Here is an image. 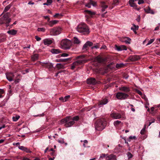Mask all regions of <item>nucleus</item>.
<instances>
[{
  "instance_id": "nucleus-9",
  "label": "nucleus",
  "mask_w": 160,
  "mask_h": 160,
  "mask_svg": "<svg viewBox=\"0 0 160 160\" xmlns=\"http://www.w3.org/2000/svg\"><path fill=\"white\" fill-rule=\"evenodd\" d=\"M100 6L101 8V10L102 12L105 11V9L107 8L108 7L106 3L104 1H102L100 2Z\"/></svg>"
},
{
  "instance_id": "nucleus-45",
  "label": "nucleus",
  "mask_w": 160,
  "mask_h": 160,
  "mask_svg": "<svg viewBox=\"0 0 160 160\" xmlns=\"http://www.w3.org/2000/svg\"><path fill=\"white\" fill-rule=\"evenodd\" d=\"M119 3V0H113V4L115 5H117Z\"/></svg>"
},
{
  "instance_id": "nucleus-58",
  "label": "nucleus",
  "mask_w": 160,
  "mask_h": 160,
  "mask_svg": "<svg viewBox=\"0 0 160 160\" xmlns=\"http://www.w3.org/2000/svg\"><path fill=\"white\" fill-rule=\"evenodd\" d=\"M99 48V46L98 45H95L93 47H92V49L94 48Z\"/></svg>"
},
{
  "instance_id": "nucleus-27",
  "label": "nucleus",
  "mask_w": 160,
  "mask_h": 160,
  "mask_svg": "<svg viewBox=\"0 0 160 160\" xmlns=\"http://www.w3.org/2000/svg\"><path fill=\"white\" fill-rule=\"evenodd\" d=\"M43 66L48 68H52L53 65L51 63H47L42 65Z\"/></svg>"
},
{
  "instance_id": "nucleus-59",
  "label": "nucleus",
  "mask_w": 160,
  "mask_h": 160,
  "mask_svg": "<svg viewBox=\"0 0 160 160\" xmlns=\"http://www.w3.org/2000/svg\"><path fill=\"white\" fill-rule=\"evenodd\" d=\"M44 115L43 113H42V114H38L37 115H35V116H36V117H42V116H43Z\"/></svg>"
},
{
  "instance_id": "nucleus-34",
  "label": "nucleus",
  "mask_w": 160,
  "mask_h": 160,
  "mask_svg": "<svg viewBox=\"0 0 160 160\" xmlns=\"http://www.w3.org/2000/svg\"><path fill=\"white\" fill-rule=\"evenodd\" d=\"M125 38L126 39L125 40L124 42L127 44H130V43L131 39L128 37H126Z\"/></svg>"
},
{
  "instance_id": "nucleus-52",
  "label": "nucleus",
  "mask_w": 160,
  "mask_h": 160,
  "mask_svg": "<svg viewBox=\"0 0 160 160\" xmlns=\"http://www.w3.org/2000/svg\"><path fill=\"white\" fill-rule=\"evenodd\" d=\"M69 55L66 53H63L61 54V56L62 57H66L68 56Z\"/></svg>"
},
{
  "instance_id": "nucleus-31",
  "label": "nucleus",
  "mask_w": 160,
  "mask_h": 160,
  "mask_svg": "<svg viewBox=\"0 0 160 160\" xmlns=\"http://www.w3.org/2000/svg\"><path fill=\"white\" fill-rule=\"evenodd\" d=\"M38 58V55L37 54H35L32 56V59L33 61L37 60Z\"/></svg>"
},
{
  "instance_id": "nucleus-35",
  "label": "nucleus",
  "mask_w": 160,
  "mask_h": 160,
  "mask_svg": "<svg viewBox=\"0 0 160 160\" xmlns=\"http://www.w3.org/2000/svg\"><path fill=\"white\" fill-rule=\"evenodd\" d=\"M124 64L123 63H117L116 64V68H119L122 67Z\"/></svg>"
},
{
  "instance_id": "nucleus-6",
  "label": "nucleus",
  "mask_w": 160,
  "mask_h": 160,
  "mask_svg": "<svg viewBox=\"0 0 160 160\" xmlns=\"http://www.w3.org/2000/svg\"><path fill=\"white\" fill-rule=\"evenodd\" d=\"M129 95L125 93L118 92L116 93V97L119 100H124L127 99Z\"/></svg>"
},
{
  "instance_id": "nucleus-53",
  "label": "nucleus",
  "mask_w": 160,
  "mask_h": 160,
  "mask_svg": "<svg viewBox=\"0 0 160 160\" xmlns=\"http://www.w3.org/2000/svg\"><path fill=\"white\" fill-rule=\"evenodd\" d=\"M85 6L86 7H87L88 8H90L91 7V3H90V1L89 3L86 4Z\"/></svg>"
},
{
  "instance_id": "nucleus-40",
  "label": "nucleus",
  "mask_w": 160,
  "mask_h": 160,
  "mask_svg": "<svg viewBox=\"0 0 160 160\" xmlns=\"http://www.w3.org/2000/svg\"><path fill=\"white\" fill-rule=\"evenodd\" d=\"M155 40L154 39H151L147 43V44L146 45V46H147L151 43H152Z\"/></svg>"
},
{
  "instance_id": "nucleus-10",
  "label": "nucleus",
  "mask_w": 160,
  "mask_h": 160,
  "mask_svg": "<svg viewBox=\"0 0 160 160\" xmlns=\"http://www.w3.org/2000/svg\"><path fill=\"white\" fill-rule=\"evenodd\" d=\"M75 122L72 120L70 117H69V121L67 122V123L65 124L64 125L66 127H70L73 125Z\"/></svg>"
},
{
  "instance_id": "nucleus-64",
  "label": "nucleus",
  "mask_w": 160,
  "mask_h": 160,
  "mask_svg": "<svg viewBox=\"0 0 160 160\" xmlns=\"http://www.w3.org/2000/svg\"><path fill=\"white\" fill-rule=\"evenodd\" d=\"M0 92L1 93H3L4 92V91L3 89H0Z\"/></svg>"
},
{
  "instance_id": "nucleus-13",
  "label": "nucleus",
  "mask_w": 160,
  "mask_h": 160,
  "mask_svg": "<svg viewBox=\"0 0 160 160\" xmlns=\"http://www.w3.org/2000/svg\"><path fill=\"white\" fill-rule=\"evenodd\" d=\"M14 76L13 74L11 72L7 73L6 74L7 78L9 81H12L13 80V78Z\"/></svg>"
},
{
  "instance_id": "nucleus-49",
  "label": "nucleus",
  "mask_w": 160,
  "mask_h": 160,
  "mask_svg": "<svg viewBox=\"0 0 160 160\" xmlns=\"http://www.w3.org/2000/svg\"><path fill=\"white\" fill-rule=\"evenodd\" d=\"M88 45H87L86 43L84 45L83 48L82 49L83 50H86L87 49V48L88 47Z\"/></svg>"
},
{
  "instance_id": "nucleus-39",
  "label": "nucleus",
  "mask_w": 160,
  "mask_h": 160,
  "mask_svg": "<svg viewBox=\"0 0 160 160\" xmlns=\"http://www.w3.org/2000/svg\"><path fill=\"white\" fill-rule=\"evenodd\" d=\"M147 12L148 13H150L153 14H154V12L152 10H151L150 8H149L147 9Z\"/></svg>"
},
{
  "instance_id": "nucleus-48",
  "label": "nucleus",
  "mask_w": 160,
  "mask_h": 160,
  "mask_svg": "<svg viewBox=\"0 0 160 160\" xmlns=\"http://www.w3.org/2000/svg\"><path fill=\"white\" fill-rule=\"evenodd\" d=\"M86 43L87 44V45H88V46H92V42L90 41H87Z\"/></svg>"
},
{
  "instance_id": "nucleus-21",
  "label": "nucleus",
  "mask_w": 160,
  "mask_h": 160,
  "mask_svg": "<svg viewBox=\"0 0 160 160\" xmlns=\"http://www.w3.org/2000/svg\"><path fill=\"white\" fill-rule=\"evenodd\" d=\"M70 96L68 95L65 96L64 98L61 97L59 98V100L62 101L63 102H66L70 98Z\"/></svg>"
},
{
  "instance_id": "nucleus-57",
  "label": "nucleus",
  "mask_w": 160,
  "mask_h": 160,
  "mask_svg": "<svg viewBox=\"0 0 160 160\" xmlns=\"http://www.w3.org/2000/svg\"><path fill=\"white\" fill-rule=\"evenodd\" d=\"M144 1L143 0H139L138 1V3L139 4H141L144 3Z\"/></svg>"
},
{
  "instance_id": "nucleus-60",
  "label": "nucleus",
  "mask_w": 160,
  "mask_h": 160,
  "mask_svg": "<svg viewBox=\"0 0 160 160\" xmlns=\"http://www.w3.org/2000/svg\"><path fill=\"white\" fill-rule=\"evenodd\" d=\"M106 48V47L105 45H102L101 47L100 48V49H105Z\"/></svg>"
},
{
  "instance_id": "nucleus-42",
  "label": "nucleus",
  "mask_w": 160,
  "mask_h": 160,
  "mask_svg": "<svg viewBox=\"0 0 160 160\" xmlns=\"http://www.w3.org/2000/svg\"><path fill=\"white\" fill-rule=\"evenodd\" d=\"M146 127V125H145L144 127V128L142 129V130L141 131L140 133L142 134H143L144 133L145 130V128Z\"/></svg>"
},
{
  "instance_id": "nucleus-11",
  "label": "nucleus",
  "mask_w": 160,
  "mask_h": 160,
  "mask_svg": "<svg viewBox=\"0 0 160 160\" xmlns=\"http://www.w3.org/2000/svg\"><path fill=\"white\" fill-rule=\"evenodd\" d=\"M87 82L88 84L95 85L97 83V82L94 78H92L87 79Z\"/></svg>"
},
{
  "instance_id": "nucleus-4",
  "label": "nucleus",
  "mask_w": 160,
  "mask_h": 160,
  "mask_svg": "<svg viewBox=\"0 0 160 160\" xmlns=\"http://www.w3.org/2000/svg\"><path fill=\"white\" fill-rule=\"evenodd\" d=\"M77 30L80 33L83 32L84 34L89 33V29L87 25L83 23L78 25L76 28Z\"/></svg>"
},
{
  "instance_id": "nucleus-51",
  "label": "nucleus",
  "mask_w": 160,
  "mask_h": 160,
  "mask_svg": "<svg viewBox=\"0 0 160 160\" xmlns=\"http://www.w3.org/2000/svg\"><path fill=\"white\" fill-rule=\"evenodd\" d=\"M83 142H84V143L83 144V146L84 147H87L86 146V144H87L88 143V141H87V140H84L83 141Z\"/></svg>"
},
{
  "instance_id": "nucleus-17",
  "label": "nucleus",
  "mask_w": 160,
  "mask_h": 160,
  "mask_svg": "<svg viewBox=\"0 0 160 160\" xmlns=\"http://www.w3.org/2000/svg\"><path fill=\"white\" fill-rule=\"evenodd\" d=\"M108 101L107 98H105L102 99L98 102V105L99 107H101V105H103L106 104L108 102Z\"/></svg>"
},
{
  "instance_id": "nucleus-37",
  "label": "nucleus",
  "mask_w": 160,
  "mask_h": 160,
  "mask_svg": "<svg viewBox=\"0 0 160 160\" xmlns=\"http://www.w3.org/2000/svg\"><path fill=\"white\" fill-rule=\"evenodd\" d=\"M11 6V5L9 4L4 9V12H6L10 8Z\"/></svg>"
},
{
  "instance_id": "nucleus-63",
  "label": "nucleus",
  "mask_w": 160,
  "mask_h": 160,
  "mask_svg": "<svg viewBox=\"0 0 160 160\" xmlns=\"http://www.w3.org/2000/svg\"><path fill=\"white\" fill-rule=\"evenodd\" d=\"M20 79H17L15 81V82L16 83H18Z\"/></svg>"
},
{
  "instance_id": "nucleus-50",
  "label": "nucleus",
  "mask_w": 160,
  "mask_h": 160,
  "mask_svg": "<svg viewBox=\"0 0 160 160\" xmlns=\"http://www.w3.org/2000/svg\"><path fill=\"white\" fill-rule=\"evenodd\" d=\"M18 148H19L20 149V150H21L22 151H24V150H25V149L26 148V147H24L23 146H19V147H18Z\"/></svg>"
},
{
  "instance_id": "nucleus-25",
  "label": "nucleus",
  "mask_w": 160,
  "mask_h": 160,
  "mask_svg": "<svg viewBox=\"0 0 160 160\" xmlns=\"http://www.w3.org/2000/svg\"><path fill=\"white\" fill-rule=\"evenodd\" d=\"M17 32V30H15L14 29H12L11 30H10L8 31L7 32V33L10 35H14L16 34Z\"/></svg>"
},
{
  "instance_id": "nucleus-43",
  "label": "nucleus",
  "mask_w": 160,
  "mask_h": 160,
  "mask_svg": "<svg viewBox=\"0 0 160 160\" xmlns=\"http://www.w3.org/2000/svg\"><path fill=\"white\" fill-rule=\"evenodd\" d=\"M90 1V3H91L93 6H95L96 5V2L93 1L92 0H89Z\"/></svg>"
},
{
  "instance_id": "nucleus-33",
  "label": "nucleus",
  "mask_w": 160,
  "mask_h": 160,
  "mask_svg": "<svg viewBox=\"0 0 160 160\" xmlns=\"http://www.w3.org/2000/svg\"><path fill=\"white\" fill-rule=\"evenodd\" d=\"M20 118V116L19 115H16L12 117V120L13 121H17Z\"/></svg>"
},
{
  "instance_id": "nucleus-24",
  "label": "nucleus",
  "mask_w": 160,
  "mask_h": 160,
  "mask_svg": "<svg viewBox=\"0 0 160 160\" xmlns=\"http://www.w3.org/2000/svg\"><path fill=\"white\" fill-rule=\"evenodd\" d=\"M51 52L54 54H57L61 52V50L59 49H53L51 50Z\"/></svg>"
},
{
  "instance_id": "nucleus-23",
  "label": "nucleus",
  "mask_w": 160,
  "mask_h": 160,
  "mask_svg": "<svg viewBox=\"0 0 160 160\" xmlns=\"http://www.w3.org/2000/svg\"><path fill=\"white\" fill-rule=\"evenodd\" d=\"M58 21L57 20H53L49 22L47 24L51 27H52L54 25L58 23Z\"/></svg>"
},
{
  "instance_id": "nucleus-1",
  "label": "nucleus",
  "mask_w": 160,
  "mask_h": 160,
  "mask_svg": "<svg viewBox=\"0 0 160 160\" xmlns=\"http://www.w3.org/2000/svg\"><path fill=\"white\" fill-rule=\"evenodd\" d=\"M106 125V120L102 119L97 121L95 123V127L96 130L100 131L103 129Z\"/></svg>"
},
{
  "instance_id": "nucleus-55",
  "label": "nucleus",
  "mask_w": 160,
  "mask_h": 160,
  "mask_svg": "<svg viewBox=\"0 0 160 160\" xmlns=\"http://www.w3.org/2000/svg\"><path fill=\"white\" fill-rule=\"evenodd\" d=\"M35 38L36 39L37 41H40L41 39L40 38L38 37L37 36H35Z\"/></svg>"
},
{
  "instance_id": "nucleus-47",
  "label": "nucleus",
  "mask_w": 160,
  "mask_h": 160,
  "mask_svg": "<svg viewBox=\"0 0 160 160\" xmlns=\"http://www.w3.org/2000/svg\"><path fill=\"white\" fill-rule=\"evenodd\" d=\"M127 155L128 158H132V154L130 152H128L127 153Z\"/></svg>"
},
{
  "instance_id": "nucleus-26",
  "label": "nucleus",
  "mask_w": 160,
  "mask_h": 160,
  "mask_svg": "<svg viewBox=\"0 0 160 160\" xmlns=\"http://www.w3.org/2000/svg\"><path fill=\"white\" fill-rule=\"evenodd\" d=\"M69 121V117H67L66 118H65L62 119L61 121L60 122L61 124H64L66 123H67V122L68 121Z\"/></svg>"
},
{
  "instance_id": "nucleus-41",
  "label": "nucleus",
  "mask_w": 160,
  "mask_h": 160,
  "mask_svg": "<svg viewBox=\"0 0 160 160\" xmlns=\"http://www.w3.org/2000/svg\"><path fill=\"white\" fill-rule=\"evenodd\" d=\"M136 138L135 136H130L129 137L128 141V142H130L131 139H135Z\"/></svg>"
},
{
  "instance_id": "nucleus-38",
  "label": "nucleus",
  "mask_w": 160,
  "mask_h": 160,
  "mask_svg": "<svg viewBox=\"0 0 160 160\" xmlns=\"http://www.w3.org/2000/svg\"><path fill=\"white\" fill-rule=\"evenodd\" d=\"M37 30L38 32H44L45 31V29L43 28H38Z\"/></svg>"
},
{
  "instance_id": "nucleus-12",
  "label": "nucleus",
  "mask_w": 160,
  "mask_h": 160,
  "mask_svg": "<svg viewBox=\"0 0 160 160\" xmlns=\"http://www.w3.org/2000/svg\"><path fill=\"white\" fill-rule=\"evenodd\" d=\"M111 116L114 119H118L121 118V115L118 113H112L111 114Z\"/></svg>"
},
{
  "instance_id": "nucleus-14",
  "label": "nucleus",
  "mask_w": 160,
  "mask_h": 160,
  "mask_svg": "<svg viewBox=\"0 0 160 160\" xmlns=\"http://www.w3.org/2000/svg\"><path fill=\"white\" fill-rule=\"evenodd\" d=\"M115 49L118 51H121L122 50H126L127 49V47L124 45H121L118 46L117 45L115 46Z\"/></svg>"
},
{
  "instance_id": "nucleus-8",
  "label": "nucleus",
  "mask_w": 160,
  "mask_h": 160,
  "mask_svg": "<svg viewBox=\"0 0 160 160\" xmlns=\"http://www.w3.org/2000/svg\"><path fill=\"white\" fill-rule=\"evenodd\" d=\"M77 59H78L77 61L80 65L84 63L87 61V60L85 58V57L83 56H78L77 58Z\"/></svg>"
},
{
  "instance_id": "nucleus-20",
  "label": "nucleus",
  "mask_w": 160,
  "mask_h": 160,
  "mask_svg": "<svg viewBox=\"0 0 160 160\" xmlns=\"http://www.w3.org/2000/svg\"><path fill=\"white\" fill-rule=\"evenodd\" d=\"M95 60L99 63L105 61V59L99 56H98L95 58Z\"/></svg>"
},
{
  "instance_id": "nucleus-15",
  "label": "nucleus",
  "mask_w": 160,
  "mask_h": 160,
  "mask_svg": "<svg viewBox=\"0 0 160 160\" xmlns=\"http://www.w3.org/2000/svg\"><path fill=\"white\" fill-rule=\"evenodd\" d=\"M140 58L139 56L138 55H133L130 56L129 58V59L132 62L136 61Z\"/></svg>"
},
{
  "instance_id": "nucleus-2",
  "label": "nucleus",
  "mask_w": 160,
  "mask_h": 160,
  "mask_svg": "<svg viewBox=\"0 0 160 160\" xmlns=\"http://www.w3.org/2000/svg\"><path fill=\"white\" fill-rule=\"evenodd\" d=\"M72 45V42L67 39H63L61 43V48L65 50L70 49Z\"/></svg>"
},
{
  "instance_id": "nucleus-19",
  "label": "nucleus",
  "mask_w": 160,
  "mask_h": 160,
  "mask_svg": "<svg viewBox=\"0 0 160 160\" xmlns=\"http://www.w3.org/2000/svg\"><path fill=\"white\" fill-rule=\"evenodd\" d=\"M133 27H132L131 28V29L134 32L135 34H137V32L136 30H138L139 28V27L138 25H136L135 24H132Z\"/></svg>"
},
{
  "instance_id": "nucleus-28",
  "label": "nucleus",
  "mask_w": 160,
  "mask_h": 160,
  "mask_svg": "<svg viewBox=\"0 0 160 160\" xmlns=\"http://www.w3.org/2000/svg\"><path fill=\"white\" fill-rule=\"evenodd\" d=\"M52 41L49 39H45L43 41L44 44L45 45H48L52 43Z\"/></svg>"
},
{
  "instance_id": "nucleus-7",
  "label": "nucleus",
  "mask_w": 160,
  "mask_h": 160,
  "mask_svg": "<svg viewBox=\"0 0 160 160\" xmlns=\"http://www.w3.org/2000/svg\"><path fill=\"white\" fill-rule=\"evenodd\" d=\"M85 11L87 12L88 14V15H86V20L88 22V23L90 24V22H89V18H91L92 16L95 15V13L94 12H92L91 11L89 10H86Z\"/></svg>"
},
{
  "instance_id": "nucleus-3",
  "label": "nucleus",
  "mask_w": 160,
  "mask_h": 160,
  "mask_svg": "<svg viewBox=\"0 0 160 160\" xmlns=\"http://www.w3.org/2000/svg\"><path fill=\"white\" fill-rule=\"evenodd\" d=\"M9 13L8 12L5 14L0 18V24H5L6 27H8L9 23L11 21V19L9 17Z\"/></svg>"
},
{
  "instance_id": "nucleus-29",
  "label": "nucleus",
  "mask_w": 160,
  "mask_h": 160,
  "mask_svg": "<svg viewBox=\"0 0 160 160\" xmlns=\"http://www.w3.org/2000/svg\"><path fill=\"white\" fill-rule=\"evenodd\" d=\"M136 0H129V3L130 6L132 7H134L136 6V4L134 3V2Z\"/></svg>"
},
{
  "instance_id": "nucleus-36",
  "label": "nucleus",
  "mask_w": 160,
  "mask_h": 160,
  "mask_svg": "<svg viewBox=\"0 0 160 160\" xmlns=\"http://www.w3.org/2000/svg\"><path fill=\"white\" fill-rule=\"evenodd\" d=\"M121 123H122L121 121L117 120L114 122V124L115 127H117Z\"/></svg>"
},
{
  "instance_id": "nucleus-62",
  "label": "nucleus",
  "mask_w": 160,
  "mask_h": 160,
  "mask_svg": "<svg viewBox=\"0 0 160 160\" xmlns=\"http://www.w3.org/2000/svg\"><path fill=\"white\" fill-rule=\"evenodd\" d=\"M60 14L57 13H56L55 15H54L53 16V17H58V16H60Z\"/></svg>"
},
{
  "instance_id": "nucleus-56",
  "label": "nucleus",
  "mask_w": 160,
  "mask_h": 160,
  "mask_svg": "<svg viewBox=\"0 0 160 160\" xmlns=\"http://www.w3.org/2000/svg\"><path fill=\"white\" fill-rule=\"evenodd\" d=\"M52 0H47V2L48 4V5H50L52 3Z\"/></svg>"
},
{
  "instance_id": "nucleus-5",
  "label": "nucleus",
  "mask_w": 160,
  "mask_h": 160,
  "mask_svg": "<svg viewBox=\"0 0 160 160\" xmlns=\"http://www.w3.org/2000/svg\"><path fill=\"white\" fill-rule=\"evenodd\" d=\"M62 28L59 27H54L50 30V33L52 35H57L60 34L62 32Z\"/></svg>"
},
{
  "instance_id": "nucleus-18",
  "label": "nucleus",
  "mask_w": 160,
  "mask_h": 160,
  "mask_svg": "<svg viewBox=\"0 0 160 160\" xmlns=\"http://www.w3.org/2000/svg\"><path fill=\"white\" fill-rule=\"evenodd\" d=\"M119 90L126 92H129L130 90L129 87L123 86L119 88Z\"/></svg>"
},
{
  "instance_id": "nucleus-54",
  "label": "nucleus",
  "mask_w": 160,
  "mask_h": 160,
  "mask_svg": "<svg viewBox=\"0 0 160 160\" xmlns=\"http://www.w3.org/2000/svg\"><path fill=\"white\" fill-rule=\"evenodd\" d=\"M24 151H25L26 152H31L30 150L29 149H28V148L26 147L25 149V150Z\"/></svg>"
},
{
  "instance_id": "nucleus-46",
  "label": "nucleus",
  "mask_w": 160,
  "mask_h": 160,
  "mask_svg": "<svg viewBox=\"0 0 160 160\" xmlns=\"http://www.w3.org/2000/svg\"><path fill=\"white\" fill-rule=\"evenodd\" d=\"M108 156L107 154H105L104 153H102L101 154L100 157V158H103L105 157H106L107 156Z\"/></svg>"
},
{
  "instance_id": "nucleus-30",
  "label": "nucleus",
  "mask_w": 160,
  "mask_h": 160,
  "mask_svg": "<svg viewBox=\"0 0 160 160\" xmlns=\"http://www.w3.org/2000/svg\"><path fill=\"white\" fill-rule=\"evenodd\" d=\"M73 42L74 44H79L80 43V41L77 37H74L73 39Z\"/></svg>"
},
{
  "instance_id": "nucleus-44",
  "label": "nucleus",
  "mask_w": 160,
  "mask_h": 160,
  "mask_svg": "<svg viewBox=\"0 0 160 160\" xmlns=\"http://www.w3.org/2000/svg\"><path fill=\"white\" fill-rule=\"evenodd\" d=\"M72 120H73L74 121H78L79 119V117L78 116H76L72 118Z\"/></svg>"
},
{
  "instance_id": "nucleus-22",
  "label": "nucleus",
  "mask_w": 160,
  "mask_h": 160,
  "mask_svg": "<svg viewBox=\"0 0 160 160\" xmlns=\"http://www.w3.org/2000/svg\"><path fill=\"white\" fill-rule=\"evenodd\" d=\"M80 65V64L77 60L72 64L71 68L72 70H73L75 68L76 66H78Z\"/></svg>"
},
{
  "instance_id": "nucleus-32",
  "label": "nucleus",
  "mask_w": 160,
  "mask_h": 160,
  "mask_svg": "<svg viewBox=\"0 0 160 160\" xmlns=\"http://www.w3.org/2000/svg\"><path fill=\"white\" fill-rule=\"evenodd\" d=\"M58 69H62L64 68V66L61 63H57L56 65Z\"/></svg>"
},
{
  "instance_id": "nucleus-16",
  "label": "nucleus",
  "mask_w": 160,
  "mask_h": 160,
  "mask_svg": "<svg viewBox=\"0 0 160 160\" xmlns=\"http://www.w3.org/2000/svg\"><path fill=\"white\" fill-rule=\"evenodd\" d=\"M106 160H117L116 156L113 154L108 155L106 157Z\"/></svg>"
},
{
  "instance_id": "nucleus-61",
  "label": "nucleus",
  "mask_w": 160,
  "mask_h": 160,
  "mask_svg": "<svg viewBox=\"0 0 160 160\" xmlns=\"http://www.w3.org/2000/svg\"><path fill=\"white\" fill-rule=\"evenodd\" d=\"M22 160H30V159L28 158L24 157L23 158Z\"/></svg>"
}]
</instances>
